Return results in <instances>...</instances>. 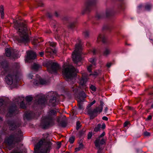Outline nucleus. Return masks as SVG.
Returning a JSON list of instances; mask_svg holds the SVG:
<instances>
[{"instance_id": "5701e85b", "label": "nucleus", "mask_w": 153, "mask_h": 153, "mask_svg": "<svg viewBox=\"0 0 153 153\" xmlns=\"http://www.w3.org/2000/svg\"><path fill=\"white\" fill-rule=\"evenodd\" d=\"M4 102V100L2 99H0V113L4 112L5 110L3 106Z\"/></svg>"}, {"instance_id": "4c0bfd02", "label": "nucleus", "mask_w": 153, "mask_h": 153, "mask_svg": "<svg viewBox=\"0 0 153 153\" xmlns=\"http://www.w3.org/2000/svg\"><path fill=\"white\" fill-rule=\"evenodd\" d=\"M112 28L111 27L108 25H107L103 26V30H110Z\"/></svg>"}, {"instance_id": "37998d69", "label": "nucleus", "mask_w": 153, "mask_h": 153, "mask_svg": "<svg viewBox=\"0 0 153 153\" xmlns=\"http://www.w3.org/2000/svg\"><path fill=\"white\" fill-rule=\"evenodd\" d=\"M100 106L97 107V108H98V109L99 110V109H101L102 108V110L103 109V106L104 104V103L103 101L102 100H100Z\"/></svg>"}, {"instance_id": "0e129e2a", "label": "nucleus", "mask_w": 153, "mask_h": 153, "mask_svg": "<svg viewBox=\"0 0 153 153\" xmlns=\"http://www.w3.org/2000/svg\"><path fill=\"white\" fill-rule=\"evenodd\" d=\"M92 53L93 54L95 55L96 53H97V51L96 49H93V50L92 51Z\"/></svg>"}, {"instance_id": "412c9836", "label": "nucleus", "mask_w": 153, "mask_h": 153, "mask_svg": "<svg viewBox=\"0 0 153 153\" xmlns=\"http://www.w3.org/2000/svg\"><path fill=\"white\" fill-rule=\"evenodd\" d=\"M111 50L108 47L105 48L103 52V55L104 56H107L111 53Z\"/></svg>"}, {"instance_id": "ea45409f", "label": "nucleus", "mask_w": 153, "mask_h": 153, "mask_svg": "<svg viewBox=\"0 0 153 153\" xmlns=\"http://www.w3.org/2000/svg\"><path fill=\"white\" fill-rule=\"evenodd\" d=\"M89 61L93 65H95L96 64V60L94 58H91L89 59Z\"/></svg>"}, {"instance_id": "3c124183", "label": "nucleus", "mask_w": 153, "mask_h": 153, "mask_svg": "<svg viewBox=\"0 0 153 153\" xmlns=\"http://www.w3.org/2000/svg\"><path fill=\"white\" fill-rule=\"evenodd\" d=\"M90 88L93 91H96V87L93 85H91Z\"/></svg>"}, {"instance_id": "58836bf2", "label": "nucleus", "mask_w": 153, "mask_h": 153, "mask_svg": "<svg viewBox=\"0 0 153 153\" xmlns=\"http://www.w3.org/2000/svg\"><path fill=\"white\" fill-rule=\"evenodd\" d=\"M83 147V145L82 143H79V146L78 147L76 148L75 149V152H76L80 150Z\"/></svg>"}, {"instance_id": "a19ab883", "label": "nucleus", "mask_w": 153, "mask_h": 153, "mask_svg": "<svg viewBox=\"0 0 153 153\" xmlns=\"http://www.w3.org/2000/svg\"><path fill=\"white\" fill-rule=\"evenodd\" d=\"M20 105L21 108L24 109H26V105L23 101H22L21 102H20Z\"/></svg>"}, {"instance_id": "c756f323", "label": "nucleus", "mask_w": 153, "mask_h": 153, "mask_svg": "<svg viewBox=\"0 0 153 153\" xmlns=\"http://www.w3.org/2000/svg\"><path fill=\"white\" fill-rule=\"evenodd\" d=\"M101 124H98V125L95 126L94 128V131L95 132H98L100 131L101 130Z\"/></svg>"}, {"instance_id": "e433bc0d", "label": "nucleus", "mask_w": 153, "mask_h": 153, "mask_svg": "<svg viewBox=\"0 0 153 153\" xmlns=\"http://www.w3.org/2000/svg\"><path fill=\"white\" fill-rule=\"evenodd\" d=\"M40 85H46L47 84V82L44 79L41 78H39Z\"/></svg>"}, {"instance_id": "a18cd8bd", "label": "nucleus", "mask_w": 153, "mask_h": 153, "mask_svg": "<svg viewBox=\"0 0 153 153\" xmlns=\"http://www.w3.org/2000/svg\"><path fill=\"white\" fill-rule=\"evenodd\" d=\"M76 23L75 22L70 23L68 26V27L71 29L75 27Z\"/></svg>"}, {"instance_id": "f257e3e1", "label": "nucleus", "mask_w": 153, "mask_h": 153, "mask_svg": "<svg viewBox=\"0 0 153 153\" xmlns=\"http://www.w3.org/2000/svg\"><path fill=\"white\" fill-rule=\"evenodd\" d=\"M14 27L18 30L19 36L17 40L19 42L27 43L29 41V33H30L29 28L26 25L22 22L18 20L13 21Z\"/></svg>"}, {"instance_id": "4d7b16f0", "label": "nucleus", "mask_w": 153, "mask_h": 153, "mask_svg": "<svg viewBox=\"0 0 153 153\" xmlns=\"http://www.w3.org/2000/svg\"><path fill=\"white\" fill-rule=\"evenodd\" d=\"M92 136V133L89 132L88 135V139H90Z\"/></svg>"}, {"instance_id": "a878e982", "label": "nucleus", "mask_w": 153, "mask_h": 153, "mask_svg": "<svg viewBox=\"0 0 153 153\" xmlns=\"http://www.w3.org/2000/svg\"><path fill=\"white\" fill-rule=\"evenodd\" d=\"M0 13L1 19H3L4 15V9L3 6L2 5L0 6Z\"/></svg>"}, {"instance_id": "864d4df0", "label": "nucleus", "mask_w": 153, "mask_h": 153, "mask_svg": "<svg viewBox=\"0 0 153 153\" xmlns=\"http://www.w3.org/2000/svg\"><path fill=\"white\" fill-rule=\"evenodd\" d=\"M85 130L83 129L82 130L80 131L79 132V135L80 136H82L84 134L85 132Z\"/></svg>"}, {"instance_id": "de8ad7c7", "label": "nucleus", "mask_w": 153, "mask_h": 153, "mask_svg": "<svg viewBox=\"0 0 153 153\" xmlns=\"http://www.w3.org/2000/svg\"><path fill=\"white\" fill-rule=\"evenodd\" d=\"M83 35L85 38L88 37L89 36V32L88 31H85L83 32Z\"/></svg>"}, {"instance_id": "f3484780", "label": "nucleus", "mask_w": 153, "mask_h": 153, "mask_svg": "<svg viewBox=\"0 0 153 153\" xmlns=\"http://www.w3.org/2000/svg\"><path fill=\"white\" fill-rule=\"evenodd\" d=\"M46 101V100L44 96H41L39 97L37 102L38 104L43 106L45 104Z\"/></svg>"}, {"instance_id": "7ed1b4c3", "label": "nucleus", "mask_w": 153, "mask_h": 153, "mask_svg": "<svg viewBox=\"0 0 153 153\" xmlns=\"http://www.w3.org/2000/svg\"><path fill=\"white\" fill-rule=\"evenodd\" d=\"M1 65L5 72L9 73L5 78V81L8 85H11L13 82L14 79L16 77L14 71L9 66L6 60L2 61Z\"/></svg>"}, {"instance_id": "49530a36", "label": "nucleus", "mask_w": 153, "mask_h": 153, "mask_svg": "<svg viewBox=\"0 0 153 153\" xmlns=\"http://www.w3.org/2000/svg\"><path fill=\"white\" fill-rule=\"evenodd\" d=\"M100 73V71H94V72L93 73L90 74V75H93L94 76H97Z\"/></svg>"}, {"instance_id": "473e14b6", "label": "nucleus", "mask_w": 153, "mask_h": 153, "mask_svg": "<svg viewBox=\"0 0 153 153\" xmlns=\"http://www.w3.org/2000/svg\"><path fill=\"white\" fill-rule=\"evenodd\" d=\"M40 66L38 64L34 63L33 65L32 68L35 70H37L38 69L40 68Z\"/></svg>"}, {"instance_id": "680f3d73", "label": "nucleus", "mask_w": 153, "mask_h": 153, "mask_svg": "<svg viewBox=\"0 0 153 153\" xmlns=\"http://www.w3.org/2000/svg\"><path fill=\"white\" fill-rule=\"evenodd\" d=\"M39 56H41V57H42L43 56V55H44V52L42 51V52H39Z\"/></svg>"}, {"instance_id": "8fccbe9b", "label": "nucleus", "mask_w": 153, "mask_h": 153, "mask_svg": "<svg viewBox=\"0 0 153 153\" xmlns=\"http://www.w3.org/2000/svg\"><path fill=\"white\" fill-rule=\"evenodd\" d=\"M80 126L81 125L80 122L79 121H77L76 123V129L78 130L80 127Z\"/></svg>"}, {"instance_id": "39448f33", "label": "nucleus", "mask_w": 153, "mask_h": 153, "mask_svg": "<svg viewBox=\"0 0 153 153\" xmlns=\"http://www.w3.org/2000/svg\"><path fill=\"white\" fill-rule=\"evenodd\" d=\"M52 144L49 141L43 143V141L41 140L35 146L34 153H47L51 149Z\"/></svg>"}, {"instance_id": "bf43d9fd", "label": "nucleus", "mask_w": 153, "mask_h": 153, "mask_svg": "<svg viewBox=\"0 0 153 153\" xmlns=\"http://www.w3.org/2000/svg\"><path fill=\"white\" fill-rule=\"evenodd\" d=\"M47 16L50 19H51L53 16V15L50 13H48Z\"/></svg>"}, {"instance_id": "338daca9", "label": "nucleus", "mask_w": 153, "mask_h": 153, "mask_svg": "<svg viewBox=\"0 0 153 153\" xmlns=\"http://www.w3.org/2000/svg\"><path fill=\"white\" fill-rule=\"evenodd\" d=\"M102 119L103 120L107 121L108 120V118L106 116H104L102 117Z\"/></svg>"}, {"instance_id": "09e8293b", "label": "nucleus", "mask_w": 153, "mask_h": 153, "mask_svg": "<svg viewBox=\"0 0 153 153\" xmlns=\"http://www.w3.org/2000/svg\"><path fill=\"white\" fill-rule=\"evenodd\" d=\"M33 84L36 85H40L39 82V80H34V81H33Z\"/></svg>"}, {"instance_id": "c9c22d12", "label": "nucleus", "mask_w": 153, "mask_h": 153, "mask_svg": "<svg viewBox=\"0 0 153 153\" xmlns=\"http://www.w3.org/2000/svg\"><path fill=\"white\" fill-rule=\"evenodd\" d=\"M104 17V16L102 13H97L96 16V18L97 19H102Z\"/></svg>"}, {"instance_id": "603ef678", "label": "nucleus", "mask_w": 153, "mask_h": 153, "mask_svg": "<svg viewBox=\"0 0 153 153\" xmlns=\"http://www.w3.org/2000/svg\"><path fill=\"white\" fill-rule=\"evenodd\" d=\"M105 132H103L102 133L99 135L97 137L100 138H105L103 137L105 135Z\"/></svg>"}, {"instance_id": "f8f14e48", "label": "nucleus", "mask_w": 153, "mask_h": 153, "mask_svg": "<svg viewBox=\"0 0 153 153\" xmlns=\"http://www.w3.org/2000/svg\"><path fill=\"white\" fill-rule=\"evenodd\" d=\"M101 112L102 108L99 110L97 107L93 110L89 109L87 111L88 114L90 117V119H93L97 116L98 112L100 113Z\"/></svg>"}, {"instance_id": "79ce46f5", "label": "nucleus", "mask_w": 153, "mask_h": 153, "mask_svg": "<svg viewBox=\"0 0 153 153\" xmlns=\"http://www.w3.org/2000/svg\"><path fill=\"white\" fill-rule=\"evenodd\" d=\"M33 98L30 96H28L25 97V100L26 101L31 102L33 100Z\"/></svg>"}, {"instance_id": "a211bd4d", "label": "nucleus", "mask_w": 153, "mask_h": 153, "mask_svg": "<svg viewBox=\"0 0 153 153\" xmlns=\"http://www.w3.org/2000/svg\"><path fill=\"white\" fill-rule=\"evenodd\" d=\"M27 59L28 60L34 59L36 57V53L32 51H28L27 52Z\"/></svg>"}, {"instance_id": "b1692460", "label": "nucleus", "mask_w": 153, "mask_h": 153, "mask_svg": "<svg viewBox=\"0 0 153 153\" xmlns=\"http://www.w3.org/2000/svg\"><path fill=\"white\" fill-rule=\"evenodd\" d=\"M32 3L30 4H33L34 5L37 4L39 6L43 7L44 6V4L41 1H38L35 0H33L32 1Z\"/></svg>"}, {"instance_id": "bb28decb", "label": "nucleus", "mask_w": 153, "mask_h": 153, "mask_svg": "<svg viewBox=\"0 0 153 153\" xmlns=\"http://www.w3.org/2000/svg\"><path fill=\"white\" fill-rule=\"evenodd\" d=\"M96 147L98 150L97 153H102V150L104 148V146H98V145H96L95 146Z\"/></svg>"}, {"instance_id": "c85d7f7f", "label": "nucleus", "mask_w": 153, "mask_h": 153, "mask_svg": "<svg viewBox=\"0 0 153 153\" xmlns=\"http://www.w3.org/2000/svg\"><path fill=\"white\" fill-rule=\"evenodd\" d=\"M152 5L149 3H146L145 6V10H147L149 11L150 10L152 7Z\"/></svg>"}, {"instance_id": "cd10ccee", "label": "nucleus", "mask_w": 153, "mask_h": 153, "mask_svg": "<svg viewBox=\"0 0 153 153\" xmlns=\"http://www.w3.org/2000/svg\"><path fill=\"white\" fill-rule=\"evenodd\" d=\"M86 78L84 77H82L79 83L81 85H83L86 83Z\"/></svg>"}, {"instance_id": "9b49d317", "label": "nucleus", "mask_w": 153, "mask_h": 153, "mask_svg": "<svg viewBox=\"0 0 153 153\" xmlns=\"http://www.w3.org/2000/svg\"><path fill=\"white\" fill-rule=\"evenodd\" d=\"M17 107L15 104H13L8 108L6 116L11 117L17 113Z\"/></svg>"}, {"instance_id": "0eeeda50", "label": "nucleus", "mask_w": 153, "mask_h": 153, "mask_svg": "<svg viewBox=\"0 0 153 153\" xmlns=\"http://www.w3.org/2000/svg\"><path fill=\"white\" fill-rule=\"evenodd\" d=\"M21 141L19 137L16 136V134H11L5 139L4 143L9 146H12Z\"/></svg>"}, {"instance_id": "7c9ffc66", "label": "nucleus", "mask_w": 153, "mask_h": 153, "mask_svg": "<svg viewBox=\"0 0 153 153\" xmlns=\"http://www.w3.org/2000/svg\"><path fill=\"white\" fill-rule=\"evenodd\" d=\"M83 101L82 100H78V106L79 109H83L82 104Z\"/></svg>"}, {"instance_id": "774afa93", "label": "nucleus", "mask_w": 153, "mask_h": 153, "mask_svg": "<svg viewBox=\"0 0 153 153\" xmlns=\"http://www.w3.org/2000/svg\"><path fill=\"white\" fill-rule=\"evenodd\" d=\"M33 75H32V74H29L28 75V77L30 79H32L33 78Z\"/></svg>"}, {"instance_id": "4be33fe9", "label": "nucleus", "mask_w": 153, "mask_h": 153, "mask_svg": "<svg viewBox=\"0 0 153 153\" xmlns=\"http://www.w3.org/2000/svg\"><path fill=\"white\" fill-rule=\"evenodd\" d=\"M106 38L103 34H100L97 38V41L98 42L100 41L105 43L106 42Z\"/></svg>"}, {"instance_id": "aec40b11", "label": "nucleus", "mask_w": 153, "mask_h": 153, "mask_svg": "<svg viewBox=\"0 0 153 153\" xmlns=\"http://www.w3.org/2000/svg\"><path fill=\"white\" fill-rule=\"evenodd\" d=\"M33 116L34 114L32 112H27L24 114L23 118L24 120L26 119L27 120H29L32 119Z\"/></svg>"}, {"instance_id": "423d86ee", "label": "nucleus", "mask_w": 153, "mask_h": 153, "mask_svg": "<svg viewBox=\"0 0 153 153\" xmlns=\"http://www.w3.org/2000/svg\"><path fill=\"white\" fill-rule=\"evenodd\" d=\"M82 47L80 40L75 45V49L72 54V59L74 63L77 64L80 62L82 59L81 55L82 53Z\"/></svg>"}, {"instance_id": "2eb2a0df", "label": "nucleus", "mask_w": 153, "mask_h": 153, "mask_svg": "<svg viewBox=\"0 0 153 153\" xmlns=\"http://www.w3.org/2000/svg\"><path fill=\"white\" fill-rule=\"evenodd\" d=\"M51 46L52 47L53 49L51 48H48L45 50V53H49L50 55L55 54L56 53V51L55 49V47L56 45V43L54 42H51L50 43Z\"/></svg>"}, {"instance_id": "f704fd0d", "label": "nucleus", "mask_w": 153, "mask_h": 153, "mask_svg": "<svg viewBox=\"0 0 153 153\" xmlns=\"http://www.w3.org/2000/svg\"><path fill=\"white\" fill-rule=\"evenodd\" d=\"M143 6L142 4L139 5L137 7V12L138 13H140L141 10H144L143 9Z\"/></svg>"}, {"instance_id": "6ab92c4d", "label": "nucleus", "mask_w": 153, "mask_h": 153, "mask_svg": "<svg viewBox=\"0 0 153 153\" xmlns=\"http://www.w3.org/2000/svg\"><path fill=\"white\" fill-rule=\"evenodd\" d=\"M5 53L6 56L8 57H10L12 59H14L15 57L12 53L11 49L9 48H6L5 49Z\"/></svg>"}, {"instance_id": "f03ea898", "label": "nucleus", "mask_w": 153, "mask_h": 153, "mask_svg": "<svg viewBox=\"0 0 153 153\" xmlns=\"http://www.w3.org/2000/svg\"><path fill=\"white\" fill-rule=\"evenodd\" d=\"M58 109L55 108L50 110L48 112L47 115L43 117L41 120L40 126L44 129L48 128L55 124V120L53 117L56 116Z\"/></svg>"}, {"instance_id": "13d9d810", "label": "nucleus", "mask_w": 153, "mask_h": 153, "mask_svg": "<svg viewBox=\"0 0 153 153\" xmlns=\"http://www.w3.org/2000/svg\"><path fill=\"white\" fill-rule=\"evenodd\" d=\"M144 135L145 136H149L150 135V133L147 131H145L144 132Z\"/></svg>"}, {"instance_id": "72a5a7b5", "label": "nucleus", "mask_w": 153, "mask_h": 153, "mask_svg": "<svg viewBox=\"0 0 153 153\" xmlns=\"http://www.w3.org/2000/svg\"><path fill=\"white\" fill-rule=\"evenodd\" d=\"M39 40L40 39L39 38L38 39H35L33 42H32L33 44L36 46H37L38 45V43L40 42V41H39Z\"/></svg>"}, {"instance_id": "69168bd1", "label": "nucleus", "mask_w": 153, "mask_h": 153, "mask_svg": "<svg viewBox=\"0 0 153 153\" xmlns=\"http://www.w3.org/2000/svg\"><path fill=\"white\" fill-rule=\"evenodd\" d=\"M152 116L150 115L148 116L147 118L146 119V120H150L152 119Z\"/></svg>"}, {"instance_id": "6e6552de", "label": "nucleus", "mask_w": 153, "mask_h": 153, "mask_svg": "<svg viewBox=\"0 0 153 153\" xmlns=\"http://www.w3.org/2000/svg\"><path fill=\"white\" fill-rule=\"evenodd\" d=\"M46 65L48 67V71L51 73H56L59 68V65L58 63L54 62L50 60H49L46 62Z\"/></svg>"}, {"instance_id": "2f4dec72", "label": "nucleus", "mask_w": 153, "mask_h": 153, "mask_svg": "<svg viewBox=\"0 0 153 153\" xmlns=\"http://www.w3.org/2000/svg\"><path fill=\"white\" fill-rule=\"evenodd\" d=\"M112 11L110 9H107L105 13L106 17H108L112 15Z\"/></svg>"}, {"instance_id": "dca6fc26", "label": "nucleus", "mask_w": 153, "mask_h": 153, "mask_svg": "<svg viewBox=\"0 0 153 153\" xmlns=\"http://www.w3.org/2000/svg\"><path fill=\"white\" fill-rule=\"evenodd\" d=\"M7 123L9 126V129L10 130H14L17 128L16 123L13 120H9L7 121Z\"/></svg>"}, {"instance_id": "9d476101", "label": "nucleus", "mask_w": 153, "mask_h": 153, "mask_svg": "<svg viewBox=\"0 0 153 153\" xmlns=\"http://www.w3.org/2000/svg\"><path fill=\"white\" fill-rule=\"evenodd\" d=\"M47 98H50L49 105L50 106H55L58 104V102L56 100V97L52 92H49L46 97Z\"/></svg>"}, {"instance_id": "1a4fd4ad", "label": "nucleus", "mask_w": 153, "mask_h": 153, "mask_svg": "<svg viewBox=\"0 0 153 153\" xmlns=\"http://www.w3.org/2000/svg\"><path fill=\"white\" fill-rule=\"evenodd\" d=\"M79 88L75 84H74L73 86L71 87V90L74 93V94L77 97L78 99V100H82L84 101V99L86 97V94L83 91L79 92Z\"/></svg>"}, {"instance_id": "052dcab7", "label": "nucleus", "mask_w": 153, "mask_h": 153, "mask_svg": "<svg viewBox=\"0 0 153 153\" xmlns=\"http://www.w3.org/2000/svg\"><path fill=\"white\" fill-rule=\"evenodd\" d=\"M129 122L127 121H126L123 124L124 127H126L129 124Z\"/></svg>"}, {"instance_id": "5fc2aeb1", "label": "nucleus", "mask_w": 153, "mask_h": 153, "mask_svg": "<svg viewBox=\"0 0 153 153\" xmlns=\"http://www.w3.org/2000/svg\"><path fill=\"white\" fill-rule=\"evenodd\" d=\"M92 66V65H90L88 66L87 67V70L89 72H91V67Z\"/></svg>"}, {"instance_id": "4468645a", "label": "nucleus", "mask_w": 153, "mask_h": 153, "mask_svg": "<svg viewBox=\"0 0 153 153\" xmlns=\"http://www.w3.org/2000/svg\"><path fill=\"white\" fill-rule=\"evenodd\" d=\"M107 138H100L97 137L94 142L95 146L98 145V146H103L106 144Z\"/></svg>"}, {"instance_id": "20e7f679", "label": "nucleus", "mask_w": 153, "mask_h": 153, "mask_svg": "<svg viewBox=\"0 0 153 153\" xmlns=\"http://www.w3.org/2000/svg\"><path fill=\"white\" fill-rule=\"evenodd\" d=\"M62 72L63 75L65 76L66 80L70 82L71 84L73 82V78L76 75L78 71L73 66L68 65L66 67L64 64L63 67Z\"/></svg>"}, {"instance_id": "c03bdc74", "label": "nucleus", "mask_w": 153, "mask_h": 153, "mask_svg": "<svg viewBox=\"0 0 153 153\" xmlns=\"http://www.w3.org/2000/svg\"><path fill=\"white\" fill-rule=\"evenodd\" d=\"M75 140V137L74 136H72L69 138V141L71 144H73Z\"/></svg>"}, {"instance_id": "6e6d98bb", "label": "nucleus", "mask_w": 153, "mask_h": 153, "mask_svg": "<svg viewBox=\"0 0 153 153\" xmlns=\"http://www.w3.org/2000/svg\"><path fill=\"white\" fill-rule=\"evenodd\" d=\"M95 102L96 101L95 100H94L88 105V107H91L92 105L94 104Z\"/></svg>"}, {"instance_id": "e2e57ef3", "label": "nucleus", "mask_w": 153, "mask_h": 153, "mask_svg": "<svg viewBox=\"0 0 153 153\" xmlns=\"http://www.w3.org/2000/svg\"><path fill=\"white\" fill-rule=\"evenodd\" d=\"M105 123H103L102 124V125H101V128L102 129H104L105 128Z\"/></svg>"}, {"instance_id": "ddd939ff", "label": "nucleus", "mask_w": 153, "mask_h": 153, "mask_svg": "<svg viewBox=\"0 0 153 153\" xmlns=\"http://www.w3.org/2000/svg\"><path fill=\"white\" fill-rule=\"evenodd\" d=\"M96 0H87L85 3V11L86 12H90L92 9L93 6L95 4Z\"/></svg>"}, {"instance_id": "393cba45", "label": "nucleus", "mask_w": 153, "mask_h": 153, "mask_svg": "<svg viewBox=\"0 0 153 153\" xmlns=\"http://www.w3.org/2000/svg\"><path fill=\"white\" fill-rule=\"evenodd\" d=\"M57 122L59 123V126L62 127H65L67 125V124L65 122L64 120H62L60 121L59 119H57Z\"/></svg>"}]
</instances>
